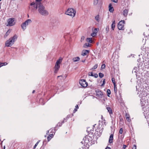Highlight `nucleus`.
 Instances as JSON below:
<instances>
[{
    "label": "nucleus",
    "instance_id": "f257e3e1",
    "mask_svg": "<svg viewBox=\"0 0 149 149\" xmlns=\"http://www.w3.org/2000/svg\"><path fill=\"white\" fill-rule=\"evenodd\" d=\"M17 36L16 34L13 37L10 38L6 42V46L9 47L12 45L14 44V42L17 40Z\"/></svg>",
    "mask_w": 149,
    "mask_h": 149
},
{
    "label": "nucleus",
    "instance_id": "f03ea898",
    "mask_svg": "<svg viewBox=\"0 0 149 149\" xmlns=\"http://www.w3.org/2000/svg\"><path fill=\"white\" fill-rule=\"evenodd\" d=\"M38 11L41 15H46L48 14V13L45 9V7L42 5L38 6Z\"/></svg>",
    "mask_w": 149,
    "mask_h": 149
},
{
    "label": "nucleus",
    "instance_id": "7ed1b4c3",
    "mask_svg": "<svg viewBox=\"0 0 149 149\" xmlns=\"http://www.w3.org/2000/svg\"><path fill=\"white\" fill-rule=\"evenodd\" d=\"M62 60V58H60L57 60L56 63L54 66V72L57 73L60 68V64L61 63Z\"/></svg>",
    "mask_w": 149,
    "mask_h": 149
},
{
    "label": "nucleus",
    "instance_id": "20e7f679",
    "mask_svg": "<svg viewBox=\"0 0 149 149\" xmlns=\"http://www.w3.org/2000/svg\"><path fill=\"white\" fill-rule=\"evenodd\" d=\"M76 13V11L73 9L71 8H68L65 13V14L71 16L73 17L75 16Z\"/></svg>",
    "mask_w": 149,
    "mask_h": 149
},
{
    "label": "nucleus",
    "instance_id": "39448f33",
    "mask_svg": "<svg viewBox=\"0 0 149 149\" xmlns=\"http://www.w3.org/2000/svg\"><path fill=\"white\" fill-rule=\"evenodd\" d=\"M39 2L37 3L36 2H32L30 3L29 8L31 9L32 10H36L39 6Z\"/></svg>",
    "mask_w": 149,
    "mask_h": 149
},
{
    "label": "nucleus",
    "instance_id": "423d86ee",
    "mask_svg": "<svg viewBox=\"0 0 149 149\" xmlns=\"http://www.w3.org/2000/svg\"><path fill=\"white\" fill-rule=\"evenodd\" d=\"M16 19L15 18H10L7 20V26H12L15 25L16 23Z\"/></svg>",
    "mask_w": 149,
    "mask_h": 149
},
{
    "label": "nucleus",
    "instance_id": "0eeeda50",
    "mask_svg": "<svg viewBox=\"0 0 149 149\" xmlns=\"http://www.w3.org/2000/svg\"><path fill=\"white\" fill-rule=\"evenodd\" d=\"M32 22L31 20L30 19L26 20L24 22L22 23L21 25V27L23 31L25 30L26 26H28L29 24Z\"/></svg>",
    "mask_w": 149,
    "mask_h": 149
},
{
    "label": "nucleus",
    "instance_id": "6e6552de",
    "mask_svg": "<svg viewBox=\"0 0 149 149\" xmlns=\"http://www.w3.org/2000/svg\"><path fill=\"white\" fill-rule=\"evenodd\" d=\"M125 21L124 20H121L120 21L118 24V28L119 30H124V24Z\"/></svg>",
    "mask_w": 149,
    "mask_h": 149
},
{
    "label": "nucleus",
    "instance_id": "1a4fd4ad",
    "mask_svg": "<svg viewBox=\"0 0 149 149\" xmlns=\"http://www.w3.org/2000/svg\"><path fill=\"white\" fill-rule=\"evenodd\" d=\"M79 83L80 85L83 87H86L88 85V83L86 82L85 80L81 79L79 81Z\"/></svg>",
    "mask_w": 149,
    "mask_h": 149
},
{
    "label": "nucleus",
    "instance_id": "9d476101",
    "mask_svg": "<svg viewBox=\"0 0 149 149\" xmlns=\"http://www.w3.org/2000/svg\"><path fill=\"white\" fill-rule=\"evenodd\" d=\"M89 50H84L82 51L81 55L84 56H85L88 54L89 53Z\"/></svg>",
    "mask_w": 149,
    "mask_h": 149
},
{
    "label": "nucleus",
    "instance_id": "9b49d317",
    "mask_svg": "<svg viewBox=\"0 0 149 149\" xmlns=\"http://www.w3.org/2000/svg\"><path fill=\"white\" fill-rule=\"evenodd\" d=\"M113 134H111L110 136L109 140V142L110 143H113Z\"/></svg>",
    "mask_w": 149,
    "mask_h": 149
},
{
    "label": "nucleus",
    "instance_id": "f8f14e48",
    "mask_svg": "<svg viewBox=\"0 0 149 149\" xmlns=\"http://www.w3.org/2000/svg\"><path fill=\"white\" fill-rule=\"evenodd\" d=\"M146 96H147L146 94H140L139 96L140 98H141V100H145V97Z\"/></svg>",
    "mask_w": 149,
    "mask_h": 149
},
{
    "label": "nucleus",
    "instance_id": "ddd939ff",
    "mask_svg": "<svg viewBox=\"0 0 149 149\" xmlns=\"http://www.w3.org/2000/svg\"><path fill=\"white\" fill-rule=\"evenodd\" d=\"M89 76H90L92 77H94L95 78L98 77V75L97 73H95L94 74H93V72H91L88 74Z\"/></svg>",
    "mask_w": 149,
    "mask_h": 149
},
{
    "label": "nucleus",
    "instance_id": "4468645a",
    "mask_svg": "<svg viewBox=\"0 0 149 149\" xmlns=\"http://www.w3.org/2000/svg\"><path fill=\"white\" fill-rule=\"evenodd\" d=\"M128 11V10L127 9H125L124 10L123 13V15L124 16L126 17L127 16Z\"/></svg>",
    "mask_w": 149,
    "mask_h": 149
},
{
    "label": "nucleus",
    "instance_id": "2eb2a0df",
    "mask_svg": "<svg viewBox=\"0 0 149 149\" xmlns=\"http://www.w3.org/2000/svg\"><path fill=\"white\" fill-rule=\"evenodd\" d=\"M109 10L110 12H113L114 10L113 8L111 6V4H109Z\"/></svg>",
    "mask_w": 149,
    "mask_h": 149
},
{
    "label": "nucleus",
    "instance_id": "dca6fc26",
    "mask_svg": "<svg viewBox=\"0 0 149 149\" xmlns=\"http://www.w3.org/2000/svg\"><path fill=\"white\" fill-rule=\"evenodd\" d=\"M125 117L127 121H128V122H130L131 121V119L130 118V116L127 113H126V114Z\"/></svg>",
    "mask_w": 149,
    "mask_h": 149
},
{
    "label": "nucleus",
    "instance_id": "f3484780",
    "mask_svg": "<svg viewBox=\"0 0 149 149\" xmlns=\"http://www.w3.org/2000/svg\"><path fill=\"white\" fill-rule=\"evenodd\" d=\"M11 31V30L10 29L8 30L7 32H6V33L5 34V35H4V37L5 38H6L9 35V34L10 33V32Z\"/></svg>",
    "mask_w": 149,
    "mask_h": 149
},
{
    "label": "nucleus",
    "instance_id": "a211bd4d",
    "mask_svg": "<svg viewBox=\"0 0 149 149\" xmlns=\"http://www.w3.org/2000/svg\"><path fill=\"white\" fill-rule=\"evenodd\" d=\"M80 60V58L79 57H76L73 58L72 60L74 62H77L79 61Z\"/></svg>",
    "mask_w": 149,
    "mask_h": 149
},
{
    "label": "nucleus",
    "instance_id": "6ab92c4d",
    "mask_svg": "<svg viewBox=\"0 0 149 149\" xmlns=\"http://www.w3.org/2000/svg\"><path fill=\"white\" fill-rule=\"evenodd\" d=\"M107 110L109 112L110 114H112V111L111 108L109 107H107Z\"/></svg>",
    "mask_w": 149,
    "mask_h": 149
},
{
    "label": "nucleus",
    "instance_id": "aec40b11",
    "mask_svg": "<svg viewBox=\"0 0 149 149\" xmlns=\"http://www.w3.org/2000/svg\"><path fill=\"white\" fill-rule=\"evenodd\" d=\"M115 26V20H114L112 22V23L111 24V28L113 30L114 29Z\"/></svg>",
    "mask_w": 149,
    "mask_h": 149
},
{
    "label": "nucleus",
    "instance_id": "412c9836",
    "mask_svg": "<svg viewBox=\"0 0 149 149\" xmlns=\"http://www.w3.org/2000/svg\"><path fill=\"white\" fill-rule=\"evenodd\" d=\"M53 134H50L47 137V139L48 141H49L51 138L53 137Z\"/></svg>",
    "mask_w": 149,
    "mask_h": 149
},
{
    "label": "nucleus",
    "instance_id": "4be33fe9",
    "mask_svg": "<svg viewBox=\"0 0 149 149\" xmlns=\"http://www.w3.org/2000/svg\"><path fill=\"white\" fill-rule=\"evenodd\" d=\"M95 20L98 22H99L100 21V18L99 15H97L95 17Z\"/></svg>",
    "mask_w": 149,
    "mask_h": 149
},
{
    "label": "nucleus",
    "instance_id": "5701e85b",
    "mask_svg": "<svg viewBox=\"0 0 149 149\" xmlns=\"http://www.w3.org/2000/svg\"><path fill=\"white\" fill-rule=\"evenodd\" d=\"M86 41L89 43H92V38H87L86 39Z\"/></svg>",
    "mask_w": 149,
    "mask_h": 149
},
{
    "label": "nucleus",
    "instance_id": "b1692460",
    "mask_svg": "<svg viewBox=\"0 0 149 149\" xmlns=\"http://www.w3.org/2000/svg\"><path fill=\"white\" fill-rule=\"evenodd\" d=\"M95 94V95L100 97H101L103 94Z\"/></svg>",
    "mask_w": 149,
    "mask_h": 149
},
{
    "label": "nucleus",
    "instance_id": "393cba45",
    "mask_svg": "<svg viewBox=\"0 0 149 149\" xmlns=\"http://www.w3.org/2000/svg\"><path fill=\"white\" fill-rule=\"evenodd\" d=\"M98 2V0H94L93 4L95 5H97Z\"/></svg>",
    "mask_w": 149,
    "mask_h": 149
},
{
    "label": "nucleus",
    "instance_id": "a878e982",
    "mask_svg": "<svg viewBox=\"0 0 149 149\" xmlns=\"http://www.w3.org/2000/svg\"><path fill=\"white\" fill-rule=\"evenodd\" d=\"M89 45L90 44L89 43H86L85 44L84 46L85 47H87L90 46Z\"/></svg>",
    "mask_w": 149,
    "mask_h": 149
},
{
    "label": "nucleus",
    "instance_id": "bb28decb",
    "mask_svg": "<svg viewBox=\"0 0 149 149\" xmlns=\"http://www.w3.org/2000/svg\"><path fill=\"white\" fill-rule=\"evenodd\" d=\"M95 92L96 93H102V92L99 89H97L95 90Z\"/></svg>",
    "mask_w": 149,
    "mask_h": 149
},
{
    "label": "nucleus",
    "instance_id": "cd10ccee",
    "mask_svg": "<svg viewBox=\"0 0 149 149\" xmlns=\"http://www.w3.org/2000/svg\"><path fill=\"white\" fill-rule=\"evenodd\" d=\"M97 66H98L97 64H96L95 65H94V66L91 69V70H94V69H96V68H97Z\"/></svg>",
    "mask_w": 149,
    "mask_h": 149
},
{
    "label": "nucleus",
    "instance_id": "c85d7f7f",
    "mask_svg": "<svg viewBox=\"0 0 149 149\" xmlns=\"http://www.w3.org/2000/svg\"><path fill=\"white\" fill-rule=\"evenodd\" d=\"M99 77L100 78H102L104 76V74L103 73L101 72L99 73Z\"/></svg>",
    "mask_w": 149,
    "mask_h": 149
},
{
    "label": "nucleus",
    "instance_id": "c756f323",
    "mask_svg": "<svg viewBox=\"0 0 149 149\" xmlns=\"http://www.w3.org/2000/svg\"><path fill=\"white\" fill-rule=\"evenodd\" d=\"M64 123V121H62L61 123L59 122L57 124V126L59 127H60L62 125V123Z\"/></svg>",
    "mask_w": 149,
    "mask_h": 149
},
{
    "label": "nucleus",
    "instance_id": "7c9ffc66",
    "mask_svg": "<svg viewBox=\"0 0 149 149\" xmlns=\"http://www.w3.org/2000/svg\"><path fill=\"white\" fill-rule=\"evenodd\" d=\"M109 26H107L106 28V31H105L106 33H108V32L109 31Z\"/></svg>",
    "mask_w": 149,
    "mask_h": 149
},
{
    "label": "nucleus",
    "instance_id": "2f4dec72",
    "mask_svg": "<svg viewBox=\"0 0 149 149\" xmlns=\"http://www.w3.org/2000/svg\"><path fill=\"white\" fill-rule=\"evenodd\" d=\"M111 80L112 83L113 84V85L116 84V81L115 78H112Z\"/></svg>",
    "mask_w": 149,
    "mask_h": 149
},
{
    "label": "nucleus",
    "instance_id": "473e14b6",
    "mask_svg": "<svg viewBox=\"0 0 149 149\" xmlns=\"http://www.w3.org/2000/svg\"><path fill=\"white\" fill-rule=\"evenodd\" d=\"M114 92L116 93L117 92V87H116V84L114 85Z\"/></svg>",
    "mask_w": 149,
    "mask_h": 149
},
{
    "label": "nucleus",
    "instance_id": "72a5a7b5",
    "mask_svg": "<svg viewBox=\"0 0 149 149\" xmlns=\"http://www.w3.org/2000/svg\"><path fill=\"white\" fill-rule=\"evenodd\" d=\"M96 35V33L95 32H93L91 34V36L93 37H94Z\"/></svg>",
    "mask_w": 149,
    "mask_h": 149
},
{
    "label": "nucleus",
    "instance_id": "f704fd0d",
    "mask_svg": "<svg viewBox=\"0 0 149 149\" xmlns=\"http://www.w3.org/2000/svg\"><path fill=\"white\" fill-rule=\"evenodd\" d=\"M42 1V0H36V2L37 3H38V2H39V5H42L40 2V1Z\"/></svg>",
    "mask_w": 149,
    "mask_h": 149
},
{
    "label": "nucleus",
    "instance_id": "c9c22d12",
    "mask_svg": "<svg viewBox=\"0 0 149 149\" xmlns=\"http://www.w3.org/2000/svg\"><path fill=\"white\" fill-rule=\"evenodd\" d=\"M99 29L98 28H95L94 29L93 32H95L96 33H97V31H99Z\"/></svg>",
    "mask_w": 149,
    "mask_h": 149
},
{
    "label": "nucleus",
    "instance_id": "e433bc0d",
    "mask_svg": "<svg viewBox=\"0 0 149 149\" xmlns=\"http://www.w3.org/2000/svg\"><path fill=\"white\" fill-rule=\"evenodd\" d=\"M105 67V65L104 64H103L101 66V68L104 69V68Z\"/></svg>",
    "mask_w": 149,
    "mask_h": 149
},
{
    "label": "nucleus",
    "instance_id": "4c0bfd02",
    "mask_svg": "<svg viewBox=\"0 0 149 149\" xmlns=\"http://www.w3.org/2000/svg\"><path fill=\"white\" fill-rule=\"evenodd\" d=\"M123 129L122 128H121L120 129V131H119V133L120 134H122L123 133Z\"/></svg>",
    "mask_w": 149,
    "mask_h": 149
},
{
    "label": "nucleus",
    "instance_id": "58836bf2",
    "mask_svg": "<svg viewBox=\"0 0 149 149\" xmlns=\"http://www.w3.org/2000/svg\"><path fill=\"white\" fill-rule=\"evenodd\" d=\"M132 149H136V145H134L132 148Z\"/></svg>",
    "mask_w": 149,
    "mask_h": 149
},
{
    "label": "nucleus",
    "instance_id": "ea45409f",
    "mask_svg": "<svg viewBox=\"0 0 149 149\" xmlns=\"http://www.w3.org/2000/svg\"><path fill=\"white\" fill-rule=\"evenodd\" d=\"M105 83V79H104L103 81V84L101 85V86H103Z\"/></svg>",
    "mask_w": 149,
    "mask_h": 149
},
{
    "label": "nucleus",
    "instance_id": "a19ab883",
    "mask_svg": "<svg viewBox=\"0 0 149 149\" xmlns=\"http://www.w3.org/2000/svg\"><path fill=\"white\" fill-rule=\"evenodd\" d=\"M127 146L125 145H123V149H125V148L127 147Z\"/></svg>",
    "mask_w": 149,
    "mask_h": 149
},
{
    "label": "nucleus",
    "instance_id": "79ce46f5",
    "mask_svg": "<svg viewBox=\"0 0 149 149\" xmlns=\"http://www.w3.org/2000/svg\"><path fill=\"white\" fill-rule=\"evenodd\" d=\"M107 93H111V91L109 89H108L107 91Z\"/></svg>",
    "mask_w": 149,
    "mask_h": 149
},
{
    "label": "nucleus",
    "instance_id": "37998d69",
    "mask_svg": "<svg viewBox=\"0 0 149 149\" xmlns=\"http://www.w3.org/2000/svg\"><path fill=\"white\" fill-rule=\"evenodd\" d=\"M38 145V143H36L33 147V148L35 149L36 147V146Z\"/></svg>",
    "mask_w": 149,
    "mask_h": 149
},
{
    "label": "nucleus",
    "instance_id": "c03bdc74",
    "mask_svg": "<svg viewBox=\"0 0 149 149\" xmlns=\"http://www.w3.org/2000/svg\"><path fill=\"white\" fill-rule=\"evenodd\" d=\"M111 1L115 3H117L118 2V0H111Z\"/></svg>",
    "mask_w": 149,
    "mask_h": 149
},
{
    "label": "nucleus",
    "instance_id": "a18cd8bd",
    "mask_svg": "<svg viewBox=\"0 0 149 149\" xmlns=\"http://www.w3.org/2000/svg\"><path fill=\"white\" fill-rule=\"evenodd\" d=\"M77 111V108H75L74 110H73V113H75Z\"/></svg>",
    "mask_w": 149,
    "mask_h": 149
},
{
    "label": "nucleus",
    "instance_id": "49530a36",
    "mask_svg": "<svg viewBox=\"0 0 149 149\" xmlns=\"http://www.w3.org/2000/svg\"><path fill=\"white\" fill-rule=\"evenodd\" d=\"M3 66V63H0V67Z\"/></svg>",
    "mask_w": 149,
    "mask_h": 149
},
{
    "label": "nucleus",
    "instance_id": "de8ad7c7",
    "mask_svg": "<svg viewBox=\"0 0 149 149\" xmlns=\"http://www.w3.org/2000/svg\"><path fill=\"white\" fill-rule=\"evenodd\" d=\"M3 63V65H6L7 64V63L6 62L2 63Z\"/></svg>",
    "mask_w": 149,
    "mask_h": 149
},
{
    "label": "nucleus",
    "instance_id": "09e8293b",
    "mask_svg": "<svg viewBox=\"0 0 149 149\" xmlns=\"http://www.w3.org/2000/svg\"><path fill=\"white\" fill-rule=\"evenodd\" d=\"M85 138H86L85 139H86V137H85ZM89 141L88 140V139H87L86 140L85 139V140L84 141L85 142H86V143H88V142Z\"/></svg>",
    "mask_w": 149,
    "mask_h": 149
},
{
    "label": "nucleus",
    "instance_id": "8fccbe9b",
    "mask_svg": "<svg viewBox=\"0 0 149 149\" xmlns=\"http://www.w3.org/2000/svg\"><path fill=\"white\" fill-rule=\"evenodd\" d=\"M142 108L143 109V110L144 111V112H145V111H144V109H145L144 106L143 105H142Z\"/></svg>",
    "mask_w": 149,
    "mask_h": 149
},
{
    "label": "nucleus",
    "instance_id": "3c124183",
    "mask_svg": "<svg viewBox=\"0 0 149 149\" xmlns=\"http://www.w3.org/2000/svg\"><path fill=\"white\" fill-rule=\"evenodd\" d=\"M75 108H77V109H78V108H79V107H78V105H77L76 106H75Z\"/></svg>",
    "mask_w": 149,
    "mask_h": 149
},
{
    "label": "nucleus",
    "instance_id": "603ef678",
    "mask_svg": "<svg viewBox=\"0 0 149 149\" xmlns=\"http://www.w3.org/2000/svg\"><path fill=\"white\" fill-rule=\"evenodd\" d=\"M105 149H111V148L109 147H107Z\"/></svg>",
    "mask_w": 149,
    "mask_h": 149
},
{
    "label": "nucleus",
    "instance_id": "864d4df0",
    "mask_svg": "<svg viewBox=\"0 0 149 149\" xmlns=\"http://www.w3.org/2000/svg\"><path fill=\"white\" fill-rule=\"evenodd\" d=\"M84 36H82L81 37V39L84 40Z\"/></svg>",
    "mask_w": 149,
    "mask_h": 149
},
{
    "label": "nucleus",
    "instance_id": "5fc2aeb1",
    "mask_svg": "<svg viewBox=\"0 0 149 149\" xmlns=\"http://www.w3.org/2000/svg\"><path fill=\"white\" fill-rule=\"evenodd\" d=\"M61 77V78L62 77V75H60V76H58L57 77L58 78Z\"/></svg>",
    "mask_w": 149,
    "mask_h": 149
},
{
    "label": "nucleus",
    "instance_id": "6e6d98bb",
    "mask_svg": "<svg viewBox=\"0 0 149 149\" xmlns=\"http://www.w3.org/2000/svg\"><path fill=\"white\" fill-rule=\"evenodd\" d=\"M93 130H90V133H93Z\"/></svg>",
    "mask_w": 149,
    "mask_h": 149
},
{
    "label": "nucleus",
    "instance_id": "4d7b16f0",
    "mask_svg": "<svg viewBox=\"0 0 149 149\" xmlns=\"http://www.w3.org/2000/svg\"><path fill=\"white\" fill-rule=\"evenodd\" d=\"M107 94V95L108 96V97H110V94Z\"/></svg>",
    "mask_w": 149,
    "mask_h": 149
},
{
    "label": "nucleus",
    "instance_id": "13d9d810",
    "mask_svg": "<svg viewBox=\"0 0 149 149\" xmlns=\"http://www.w3.org/2000/svg\"><path fill=\"white\" fill-rule=\"evenodd\" d=\"M49 133V131H47V134H48Z\"/></svg>",
    "mask_w": 149,
    "mask_h": 149
},
{
    "label": "nucleus",
    "instance_id": "bf43d9fd",
    "mask_svg": "<svg viewBox=\"0 0 149 149\" xmlns=\"http://www.w3.org/2000/svg\"><path fill=\"white\" fill-rule=\"evenodd\" d=\"M42 100H42V99H40V102H41V101H42Z\"/></svg>",
    "mask_w": 149,
    "mask_h": 149
},
{
    "label": "nucleus",
    "instance_id": "052dcab7",
    "mask_svg": "<svg viewBox=\"0 0 149 149\" xmlns=\"http://www.w3.org/2000/svg\"><path fill=\"white\" fill-rule=\"evenodd\" d=\"M91 97H92V98H94L95 97V96H91Z\"/></svg>",
    "mask_w": 149,
    "mask_h": 149
},
{
    "label": "nucleus",
    "instance_id": "680f3d73",
    "mask_svg": "<svg viewBox=\"0 0 149 149\" xmlns=\"http://www.w3.org/2000/svg\"><path fill=\"white\" fill-rule=\"evenodd\" d=\"M35 90H33V92H32V93H34V92H35Z\"/></svg>",
    "mask_w": 149,
    "mask_h": 149
},
{
    "label": "nucleus",
    "instance_id": "e2e57ef3",
    "mask_svg": "<svg viewBox=\"0 0 149 149\" xmlns=\"http://www.w3.org/2000/svg\"><path fill=\"white\" fill-rule=\"evenodd\" d=\"M39 141H38L36 143H38H38H39Z\"/></svg>",
    "mask_w": 149,
    "mask_h": 149
},
{
    "label": "nucleus",
    "instance_id": "0e129e2a",
    "mask_svg": "<svg viewBox=\"0 0 149 149\" xmlns=\"http://www.w3.org/2000/svg\"><path fill=\"white\" fill-rule=\"evenodd\" d=\"M39 141H38L36 143H38H38H39Z\"/></svg>",
    "mask_w": 149,
    "mask_h": 149
},
{
    "label": "nucleus",
    "instance_id": "69168bd1",
    "mask_svg": "<svg viewBox=\"0 0 149 149\" xmlns=\"http://www.w3.org/2000/svg\"><path fill=\"white\" fill-rule=\"evenodd\" d=\"M60 77V78H60V79H61V80H62V79H63V77H62V78H61V77Z\"/></svg>",
    "mask_w": 149,
    "mask_h": 149
},
{
    "label": "nucleus",
    "instance_id": "338daca9",
    "mask_svg": "<svg viewBox=\"0 0 149 149\" xmlns=\"http://www.w3.org/2000/svg\"><path fill=\"white\" fill-rule=\"evenodd\" d=\"M85 60H84V61H82L83 62H85Z\"/></svg>",
    "mask_w": 149,
    "mask_h": 149
},
{
    "label": "nucleus",
    "instance_id": "774afa93",
    "mask_svg": "<svg viewBox=\"0 0 149 149\" xmlns=\"http://www.w3.org/2000/svg\"><path fill=\"white\" fill-rule=\"evenodd\" d=\"M5 146H4V147H3V149H5Z\"/></svg>",
    "mask_w": 149,
    "mask_h": 149
}]
</instances>
